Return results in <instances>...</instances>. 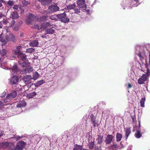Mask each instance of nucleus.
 <instances>
[{"mask_svg": "<svg viewBox=\"0 0 150 150\" xmlns=\"http://www.w3.org/2000/svg\"><path fill=\"white\" fill-rule=\"evenodd\" d=\"M22 4L23 6H24L25 7V6L28 5L30 4L29 2L25 0H23L22 1Z\"/></svg>", "mask_w": 150, "mask_h": 150, "instance_id": "39", "label": "nucleus"}, {"mask_svg": "<svg viewBox=\"0 0 150 150\" xmlns=\"http://www.w3.org/2000/svg\"><path fill=\"white\" fill-rule=\"evenodd\" d=\"M30 64L28 62H23L22 63H21L20 64L21 66H22V67H25L26 68H27V67L29 66Z\"/></svg>", "mask_w": 150, "mask_h": 150, "instance_id": "31", "label": "nucleus"}, {"mask_svg": "<svg viewBox=\"0 0 150 150\" xmlns=\"http://www.w3.org/2000/svg\"><path fill=\"white\" fill-rule=\"evenodd\" d=\"M138 55L140 58L141 60H143L144 59V58L141 53L139 52L138 54Z\"/></svg>", "mask_w": 150, "mask_h": 150, "instance_id": "48", "label": "nucleus"}, {"mask_svg": "<svg viewBox=\"0 0 150 150\" xmlns=\"http://www.w3.org/2000/svg\"><path fill=\"white\" fill-rule=\"evenodd\" d=\"M16 140H18L20 139L21 137H16Z\"/></svg>", "mask_w": 150, "mask_h": 150, "instance_id": "56", "label": "nucleus"}, {"mask_svg": "<svg viewBox=\"0 0 150 150\" xmlns=\"http://www.w3.org/2000/svg\"><path fill=\"white\" fill-rule=\"evenodd\" d=\"M0 2H1V3H5V1L3 0H0Z\"/></svg>", "mask_w": 150, "mask_h": 150, "instance_id": "58", "label": "nucleus"}, {"mask_svg": "<svg viewBox=\"0 0 150 150\" xmlns=\"http://www.w3.org/2000/svg\"><path fill=\"white\" fill-rule=\"evenodd\" d=\"M12 87L16 91H21L22 90L21 86L19 85L18 83L12 86Z\"/></svg>", "mask_w": 150, "mask_h": 150, "instance_id": "23", "label": "nucleus"}, {"mask_svg": "<svg viewBox=\"0 0 150 150\" xmlns=\"http://www.w3.org/2000/svg\"><path fill=\"white\" fill-rule=\"evenodd\" d=\"M1 53L3 56H4L6 54V49H3Z\"/></svg>", "mask_w": 150, "mask_h": 150, "instance_id": "45", "label": "nucleus"}, {"mask_svg": "<svg viewBox=\"0 0 150 150\" xmlns=\"http://www.w3.org/2000/svg\"><path fill=\"white\" fill-rule=\"evenodd\" d=\"M145 98H142L141 100L140 103V105L141 107H144V105L145 103Z\"/></svg>", "mask_w": 150, "mask_h": 150, "instance_id": "36", "label": "nucleus"}, {"mask_svg": "<svg viewBox=\"0 0 150 150\" xmlns=\"http://www.w3.org/2000/svg\"><path fill=\"white\" fill-rule=\"evenodd\" d=\"M51 20L57 21L58 20V14L57 15H53L49 17Z\"/></svg>", "mask_w": 150, "mask_h": 150, "instance_id": "29", "label": "nucleus"}, {"mask_svg": "<svg viewBox=\"0 0 150 150\" xmlns=\"http://www.w3.org/2000/svg\"><path fill=\"white\" fill-rule=\"evenodd\" d=\"M49 17L48 16H42L38 18V21L40 22L48 20Z\"/></svg>", "mask_w": 150, "mask_h": 150, "instance_id": "19", "label": "nucleus"}, {"mask_svg": "<svg viewBox=\"0 0 150 150\" xmlns=\"http://www.w3.org/2000/svg\"><path fill=\"white\" fill-rule=\"evenodd\" d=\"M79 8H74V13H80V9Z\"/></svg>", "mask_w": 150, "mask_h": 150, "instance_id": "44", "label": "nucleus"}, {"mask_svg": "<svg viewBox=\"0 0 150 150\" xmlns=\"http://www.w3.org/2000/svg\"><path fill=\"white\" fill-rule=\"evenodd\" d=\"M21 48V47L20 46H18L17 47V49L18 50H20V48Z\"/></svg>", "mask_w": 150, "mask_h": 150, "instance_id": "57", "label": "nucleus"}, {"mask_svg": "<svg viewBox=\"0 0 150 150\" xmlns=\"http://www.w3.org/2000/svg\"><path fill=\"white\" fill-rule=\"evenodd\" d=\"M45 31L46 34H52L54 32V30L51 28L47 29Z\"/></svg>", "mask_w": 150, "mask_h": 150, "instance_id": "30", "label": "nucleus"}, {"mask_svg": "<svg viewBox=\"0 0 150 150\" xmlns=\"http://www.w3.org/2000/svg\"><path fill=\"white\" fill-rule=\"evenodd\" d=\"M33 71V67H29V66L25 68V69H24L22 71H21V74L23 73H27L30 72L32 71Z\"/></svg>", "mask_w": 150, "mask_h": 150, "instance_id": "18", "label": "nucleus"}, {"mask_svg": "<svg viewBox=\"0 0 150 150\" xmlns=\"http://www.w3.org/2000/svg\"><path fill=\"white\" fill-rule=\"evenodd\" d=\"M94 142H89L88 146L90 149H93L94 148Z\"/></svg>", "mask_w": 150, "mask_h": 150, "instance_id": "38", "label": "nucleus"}, {"mask_svg": "<svg viewBox=\"0 0 150 150\" xmlns=\"http://www.w3.org/2000/svg\"><path fill=\"white\" fill-rule=\"evenodd\" d=\"M81 150H87V149H83V147H82V149H81Z\"/></svg>", "mask_w": 150, "mask_h": 150, "instance_id": "62", "label": "nucleus"}, {"mask_svg": "<svg viewBox=\"0 0 150 150\" xmlns=\"http://www.w3.org/2000/svg\"><path fill=\"white\" fill-rule=\"evenodd\" d=\"M58 20L59 19L62 22L66 23L69 21V19L65 13L58 14Z\"/></svg>", "mask_w": 150, "mask_h": 150, "instance_id": "2", "label": "nucleus"}, {"mask_svg": "<svg viewBox=\"0 0 150 150\" xmlns=\"http://www.w3.org/2000/svg\"><path fill=\"white\" fill-rule=\"evenodd\" d=\"M4 134V131L1 132V133H0V137L2 136Z\"/></svg>", "mask_w": 150, "mask_h": 150, "instance_id": "55", "label": "nucleus"}, {"mask_svg": "<svg viewBox=\"0 0 150 150\" xmlns=\"http://www.w3.org/2000/svg\"><path fill=\"white\" fill-rule=\"evenodd\" d=\"M16 53L17 54L18 57L20 59V60L22 61H25L26 59V55L25 54H23L21 52L19 51H16Z\"/></svg>", "mask_w": 150, "mask_h": 150, "instance_id": "8", "label": "nucleus"}, {"mask_svg": "<svg viewBox=\"0 0 150 150\" xmlns=\"http://www.w3.org/2000/svg\"><path fill=\"white\" fill-rule=\"evenodd\" d=\"M43 6H48L52 2V0H38Z\"/></svg>", "mask_w": 150, "mask_h": 150, "instance_id": "10", "label": "nucleus"}, {"mask_svg": "<svg viewBox=\"0 0 150 150\" xmlns=\"http://www.w3.org/2000/svg\"><path fill=\"white\" fill-rule=\"evenodd\" d=\"M26 145L25 143L23 141L17 143L16 147L12 145L10 147L11 150H22Z\"/></svg>", "mask_w": 150, "mask_h": 150, "instance_id": "1", "label": "nucleus"}, {"mask_svg": "<svg viewBox=\"0 0 150 150\" xmlns=\"http://www.w3.org/2000/svg\"><path fill=\"white\" fill-rule=\"evenodd\" d=\"M134 135L137 138H140L141 137L142 135L140 131L138 130H137L136 132L135 133Z\"/></svg>", "mask_w": 150, "mask_h": 150, "instance_id": "28", "label": "nucleus"}, {"mask_svg": "<svg viewBox=\"0 0 150 150\" xmlns=\"http://www.w3.org/2000/svg\"><path fill=\"white\" fill-rule=\"evenodd\" d=\"M85 0H78L77 1L78 7L80 8H86V5L85 4Z\"/></svg>", "mask_w": 150, "mask_h": 150, "instance_id": "7", "label": "nucleus"}, {"mask_svg": "<svg viewBox=\"0 0 150 150\" xmlns=\"http://www.w3.org/2000/svg\"><path fill=\"white\" fill-rule=\"evenodd\" d=\"M15 21L14 20L12 21L11 23H9V26H12L14 25L15 23Z\"/></svg>", "mask_w": 150, "mask_h": 150, "instance_id": "47", "label": "nucleus"}, {"mask_svg": "<svg viewBox=\"0 0 150 150\" xmlns=\"http://www.w3.org/2000/svg\"><path fill=\"white\" fill-rule=\"evenodd\" d=\"M59 9V6L56 5H52L49 6L48 10L50 13H53L58 11Z\"/></svg>", "mask_w": 150, "mask_h": 150, "instance_id": "6", "label": "nucleus"}, {"mask_svg": "<svg viewBox=\"0 0 150 150\" xmlns=\"http://www.w3.org/2000/svg\"><path fill=\"white\" fill-rule=\"evenodd\" d=\"M14 4V2L13 1L9 0L7 3V6L11 8Z\"/></svg>", "mask_w": 150, "mask_h": 150, "instance_id": "34", "label": "nucleus"}, {"mask_svg": "<svg viewBox=\"0 0 150 150\" xmlns=\"http://www.w3.org/2000/svg\"><path fill=\"white\" fill-rule=\"evenodd\" d=\"M8 35L9 36V37L11 38V40H11L12 42H14L16 41V39L14 35L13 34L11 33L9 34V35Z\"/></svg>", "mask_w": 150, "mask_h": 150, "instance_id": "32", "label": "nucleus"}, {"mask_svg": "<svg viewBox=\"0 0 150 150\" xmlns=\"http://www.w3.org/2000/svg\"><path fill=\"white\" fill-rule=\"evenodd\" d=\"M35 51L34 48H32L27 49L26 50V53H32L33 52H34Z\"/></svg>", "mask_w": 150, "mask_h": 150, "instance_id": "37", "label": "nucleus"}, {"mask_svg": "<svg viewBox=\"0 0 150 150\" xmlns=\"http://www.w3.org/2000/svg\"><path fill=\"white\" fill-rule=\"evenodd\" d=\"M127 85H128V86H127L128 88H131L132 87V85L130 83H128Z\"/></svg>", "mask_w": 150, "mask_h": 150, "instance_id": "53", "label": "nucleus"}, {"mask_svg": "<svg viewBox=\"0 0 150 150\" xmlns=\"http://www.w3.org/2000/svg\"><path fill=\"white\" fill-rule=\"evenodd\" d=\"M90 117L91 120V122L96 120V117L93 114L91 115Z\"/></svg>", "mask_w": 150, "mask_h": 150, "instance_id": "42", "label": "nucleus"}, {"mask_svg": "<svg viewBox=\"0 0 150 150\" xmlns=\"http://www.w3.org/2000/svg\"><path fill=\"white\" fill-rule=\"evenodd\" d=\"M114 138V136L112 135L108 134L105 140L106 144H110Z\"/></svg>", "mask_w": 150, "mask_h": 150, "instance_id": "9", "label": "nucleus"}, {"mask_svg": "<svg viewBox=\"0 0 150 150\" xmlns=\"http://www.w3.org/2000/svg\"><path fill=\"white\" fill-rule=\"evenodd\" d=\"M36 95V93L35 92H33L30 93L27 95V97L28 98H33L34 96H35Z\"/></svg>", "mask_w": 150, "mask_h": 150, "instance_id": "27", "label": "nucleus"}, {"mask_svg": "<svg viewBox=\"0 0 150 150\" xmlns=\"http://www.w3.org/2000/svg\"><path fill=\"white\" fill-rule=\"evenodd\" d=\"M4 15L1 12H0V19L1 18L3 17H4Z\"/></svg>", "mask_w": 150, "mask_h": 150, "instance_id": "51", "label": "nucleus"}, {"mask_svg": "<svg viewBox=\"0 0 150 150\" xmlns=\"http://www.w3.org/2000/svg\"><path fill=\"white\" fill-rule=\"evenodd\" d=\"M3 103L1 101H0V108L3 106Z\"/></svg>", "mask_w": 150, "mask_h": 150, "instance_id": "54", "label": "nucleus"}, {"mask_svg": "<svg viewBox=\"0 0 150 150\" xmlns=\"http://www.w3.org/2000/svg\"><path fill=\"white\" fill-rule=\"evenodd\" d=\"M86 11L87 12H88L89 11V10H86Z\"/></svg>", "mask_w": 150, "mask_h": 150, "instance_id": "64", "label": "nucleus"}, {"mask_svg": "<svg viewBox=\"0 0 150 150\" xmlns=\"http://www.w3.org/2000/svg\"><path fill=\"white\" fill-rule=\"evenodd\" d=\"M29 45L30 46L32 47H37L38 45V42L37 40H34L30 42Z\"/></svg>", "mask_w": 150, "mask_h": 150, "instance_id": "24", "label": "nucleus"}, {"mask_svg": "<svg viewBox=\"0 0 150 150\" xmlns=\"http://www.w3.org/2000/svg\"><path fill=\"white\" fill-rule=\"evenodd\" d=\"M44 81L43 80H40L38 82V84L39 85H41L44 83Z\"/></svg>", "mask_w": 150, "mask_h": 150, "instance_id": "50", "label": "nucleus"}, {"mask_svg": "<svg viewBox=\"0 0 150 150\" xmlns=\"http://www.w3.org/2000/svg\"><path fill=\"white\" fill-rule=\"evenodd\" d=\"M35 18V16L34 15L31 13H30L28 16H27L25 22L28 24H31Z\"/></svg>", "mask_w": 150, "mask_h": 150, "instance_id": "5", "label": "nucleus"}, {"mask_svg": "<svg viewBox=\"0 0 150 150\" xmlns=\"http://www.w3.org/2000/svg\"><path fill=\"white\" fill-rule=\"evenodd\" d=\"M125 129V137L126 140H127L129 136L131 133V129L130 127H126Z\"/></svg>", "mask_w": 150, "mask_h": 150, "instance_id": "17", "label": "nucleus"}, {"mask_svg": "<svg viewBox=\"0 0 150 150\" xmlns=\"http://www.w3.org/2000/svg\"><path fill=\"white\" fill-rule=\"evenodd\" d=\"M97 136L98 138L96 140L98 141L97 144L100 145L103 142V136L98 135Z\"/></svg>", "mask_w": 150, "mask_h": 150, "instance_id": "22", "label": "nucleus"}, {"mask_svg": "<svg viewBox=\"0 0 150 150\" xmlns=\"http://www.w3.org/2000/svg\"><path fill=\"white\" fill-rule=\"evenodd\" d=\"M95 149L97 150H100L101 149V146L100 145H99L98 146L97 145L95 147Z\"/></svg>", "mask_w": 150, "mask_h": 150, "instance_id": "46", "label": "nucleus"}, {"mask_svg": "<svg viewBox=\"0 0 150 150\" xmlns=\"http://www.w3.org/2000/svg\"><path fill=\"white\" fill-rule=\"evenodd\" d=\"M51 25L49 22H44L41 24L40 27L41 29L45 30L48 27H50Z\"/></svg>", "mask_w": 150, "mask_h": 150, "instance_id": "14", "label": "nucleus"}, {"mask_svg": "<svg viewBox=\"0 0 150 150\" xmlns=\"http://www.w3.org/2000/svg\"><path fill=\"white\" fill-rule=\"evenodd\" d=\"M9 146V143L7 142H4L0 143V148L4 149L8 148Z\"/></svg>", "mask_w": 150, "mask_h": 150, "instance_id": "20", "label": "nucleus"}, {"mask_svg": "<svg viewBox=\"0 0 150 150\" xmlns=\"http://www.w3.org/2000/svg\"><path fill=\"white\" fill-rule=\"evenodd\" d=\"M19 8L21 10V13H23L24 11V10L25 8V7L24 6H22L21 5L19 7Z\"/></svg>", "mask_w": 150, "mask_h": 150, "instance_id": "41", "label": "nucleus"}, {"mask_svg": "<svg viewBox=\"0 0 150 150\" xmlns=\"http://www.w3.org/2000/svg\"><path fill=\"white\" fill-rule=\"evenodd\" d=\"M122 135L121 134L117 133L116 135V141L119 142L120 141L122 138Z\"/></svg>", "mask_w": 150, "mask_h": 150, "instance_id": "26", "label": "nucleus"}, {"mask_svg": "<svg viewBox=\"0 0 150 150\" xmlns=\"http://www.w3.org/2000/svg\"><path fill=\"white\" fill-rule=\"evenodd\" d=\"M39 74L38 73L36 72L35 73H34L32 79H33L34 80H35L39 77Z\"/></svg>", "mask_w": 150, "mask_h": 150, "instance_id": "35", "label": "nucleus"}, {"mask_svg": "<svg viewBox=\"0 0 150 150\" xmlns=\"http://www.w3.org/2000/svg\"><path fill=\"white\" fill-rule=\"evenodd\" d=\"M140 121H139V128H140Z\"/></svg>", "mask_w": 150, "mask_h": 150, "instance_id": "63", "label": "nucleus"}, {"mask_svg": "<svg viewBox=\"0 0 150 150\" xmlns=\"http://www.w3.org/2000/svg\"><path fill=\"white\" fill-rule=\"evenodd\" d=\"M19 17L18 13L16 11L11 12L10 16V17L13 19H17Z\"/></svg>", "mask_w": 150, "mask_h": 150, "instance_id": "16", "label": "nucleus"}, {"mask_svg": "<svg viewBox=\"0 0 150 150\" xmlns=\"http://www.w3.org/2000/svg\"><path fill=\"white\" fill-rule=\"evenodd\" d=\"M118 147L117 145L115 142H114L113 143L112 145V146L111 147L112 148H116Z\"/></svg>", "mask_w": 150, "mask_h": 150, "instance_id": "49", "label": "nucleus"}, {"mask_svg": "<svg viewBox=\"0 0 150 150\" xmlns=\"http://www.w3.org/2000/svg\"><path fill=\"white\" fill-rule=\"evenodd\" d=\"M91 122L93 123V127H98V121L96 120L92 122Z\"/></svg>", "mask_w": 150, "mask_h": 150, "instance_id": "40", "label": "nucleus"}, {"mask_svg": "<svg viewBox=\"0 0 150 150\" xmlns=\"http://www.w3.org/2000/svg\"><path fill=\"white\" fill-rule=\"evenodd\" d=\"M10 69L13 73H17L18 71V68L17 64L15 63L13 67L11 68Z\"/></svg>", "mask_w": 150, "mask_h": 150, "instance_id": "21", "label": "nucleus"}, {"mask_svg": "<svg viewBox=\"0 0 150 150\" xmlns=\"http://www.w3.org/2000/svg\"><path fill=\"white\" fill-rule=\"evenodd\" d=\"M11 38L8 35H3L2 34L0 35V41L6 44L8 42L10 41Z\"/></svg>", "mask_w": 150, "mask_h": 150, "instance_id": "4", "label": "nucleus"}, {"mask_svg": "<svg viewBox=\"0 0 150 150\" xmlns=\"http://www.w3.org/2000/svg\"><path fill=\"white\" fill-rule=\"evenodd\" d=\"M10 21V19H8L6 20H3V23L5 24H7L8 23H9Z\"/></svg>", "mask_w": 150, "mask_h": 150, "instance_id": "43", "label": "nucleus"}, {"mask_svg": "<svg viewBox=\"0 0 150 150\" xmlns=\"http://www.w3.org/2000/svg\"><path fill=\"white\" fill-rule=\"evenodd\" d=\"M19 78L16 75H13L8 79L10 85L12 86L18 83L19 81Z\"/></svg>", "mask_w": 150, "mask_h": 150, "instance_id": "3", "label": "nucleus"}, {"mask_svg": "<svg viewBox=\"0 0 150 150\" xmlns=\"http://www.w3.org/2000/svg\"><path fill=\"white\" fill-rule=\"evenodd\" d=\"M146 76V74H143L138 80V83L140 84H143L144 83V82L147 80Z\"/></svg>", "mask_w": 150, "mask_h": 150, "instance_id": "12", "label": "nucleus"}, {"mask_svg": "<svg viewBox=\"0 0 150 150\" xmlns=\"http://www.w3.org/2000/svg\"><path fill=\"white\" fill-rule=\"evenodd\" d=\"M17 95V93L15 90L10 93L8 94L6 96V98L8 100H10L11 98H15Z\"/></svg>", "mask_w": 150, "mask_h": 150, "instance_id": "13", "label": "nucleus"}, {"mask_svg": "<svg viewBox=\"0 0 150 150\" xmlns=\"http://www.w3.org/2000/svg\"><path fill=\"white\" fill-rule=\"evenodd\" d=\"M76 7V4L74 3L72 4H69L67 6V9L70 10L71 9H74V8Z\"/></svg>", "mask_w": 150, "mask_h": 150, "instance_id": "25", "label": "nucleus"}, {"mask_svg": "<svg viewBox=\"0 0 150 150\" xmlns=\"http://www.w3.org/2000/svg\"><path fill=\"white\" fill-rule=\"evenodd\" d=\"M82 146L81 145H79L77 144H76L74 145L73 150H81Z\"/></svg>", "mask_w": 150, "mask_h": 150, "instance_id": "33", "label": "nucleus"}, {"mask_svg": "<svg viewBox=\"0 0 150 150\" xmlns=\"http://www.w3.org/2000/svg\"><path fill=\"white\" fill-rule=\"evenodd\" d=\"M132 122L134 123V118L133 117H132Z\"/></svg>", "mask_w": 150, "mask_h": 150, "instance_id": "61", "label": "nucleus"}, {"mask_svg": "<svg viewBox=\"0 0 150 150\" xmlns=\"http://www.w3.org/2000/svg\"><path fill=\"white\" fill-rule=\"evenodd\" d=\"M3 6V5L1 2H0V8L1 7Z\"/></svg>", "mask_w": 150, "mask_h": 150, "instance_id": "60", "label": "nucleus"}, {"mask_svg": "<svg viewBox=\"0 0 150 150\" xmlns=\"http://www.w3.org/2000/svg\"><path fill=\"white\" fill-rule=\"evenodd\" d=\"M26 105V103L24 100H21L19 102V104L17 105L16 107L17 108H20V109H19L20 110L19 111L20 112L22 111L21 108L25 107Z\"/></svg>", "mask_w": 150, "mask_h": 150, "instance_id": "11", "label": "nucleus"}, {"mask_svg": "<svg viewBox=\"0 0 150 150\" xmlns=\"http://www.w3.org/2000/svg\"><path fill=\"white\" fill-rule=\"evenodd\" d=\"M32 79V78L30 75H27L23 76L22 79L25 83L27 84L30 82V81Z\"/></svg>", "mask_w": 150, "mask_h": 150, "instance_id": "15", "label": "nucleus"}, {"mask_svg": "<svg viewBox=\"0 0 150 150\" xmlns=\"http://www.w3.org/2000/svg\"><path fill=\"white\" fill-rule=\"evenodd\" d=\"M2 28V25L1 23H0V28Z\"/></svg>", "mask_w": 150, "mask_h": 150, "instance_id": "59", "label": "nucleus"}, {"mask_svg": "<svg viewBox=\"0 0 150 150\" xmlns=\"http://www.w3.org/2000/svg\"><path fill=\"white\" fill-rule=\"evenodd\" d=\"M13 8L14 10H17L18 8V6L17 5H15L13 7Z\"/></svg>", "mask_w": 150, "mask_h": 150, "instance_id": "52", "label": "nucleus"}]
</instances>
